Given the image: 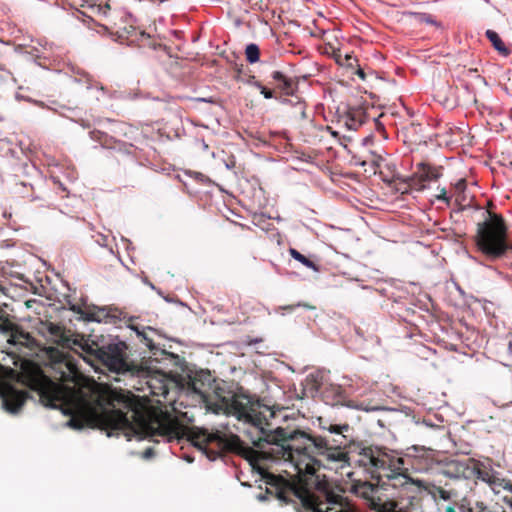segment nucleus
<instances>
[{
    "label": "nucleus",
    "mask_w": 512,
    "mask_h": 512,
    "mask_svg": "<svg viewBox=\"0 0 512 512\" xmlns=\"http://www.w3.org/2000/svg\"><path fill=\"white\" fill-rule=\"evenodd\" d=\"M371 165L374 168V167L378 166V163L375 160H372Z\"/></svg>",
    "instance_id": "44"
},
{
    "label": "nucleus",
    "mask_w": 512,
    "mask_h": 512,
    "mask_svg": "<svg viewBox=\"0 0 512 512\" xmlns=\"http://www.w3.org/2000/svg\"><path fill=\"white\" fill-rule=\"evenodd\" d=\"M0 396L4 409L10 413H17L29 398V393L10 384H3L0 387Z\"/></svg>",
    "instance_id": "11"
},
{
    "label": "nucleus",
    "mask_w": 512,
    "mask_h": 512,
    "mask_svg": "<svg viewBox=\"0 0 512 512\" xmlns=\"http://www.w3.org/2000/svg\"><path fill=\"white\" fill-rule=\"evenodd\" d=\"M213 393L215 403L211 410L250 423L258 430L259 437L253 440V445L260 450L248 446L235 434L207 429L190 431L188 439L207 458L215 460L225 453H234L246 459L253 468L261 459H282L294 466L304 486L296 487L280 476L267 474L266 482L276 488L279 500L288 504L294 497L303 512H356L328 480L316 476L322 466L350 464L348 448L354 439L348 423L322 425L320 434L310 429L281 427L276 419L284 409L263 404L242 387L233 391L217 385Z\"/></svg>",
    "instance_id": "1"
},
{
    "label": "nucleus",
    "mask_w": 512,
    "mask_h": 512,
    "mask_svg": "<svg viewBox=\"0 0 512 512\" xmlns=\"http://www.w3.org/2000/svg\"><path fill=\"white\" fill-rule=\"evenodd\" d=\"M367 164H368V161H367V160H363V161L360 163V165H361V166H366Z\"/></svg>",
    "instance_id": "45"
},
{
    "label": "nucleus",
    "mask_w": 512,
    "mask_h": 512,
    "mask_svg": "<svg viewBox=\"0 0 512 512\" xmlns=\"http://www.w3.org/2000/svg\"><path fill=\"white\" fill-rule=\"evenodd\" d=\"M477 506L480 508L481 512H484L486 510V507H484L483 503H478Z\"/></svg>",
    "instance_id": "42"
},
{
    "label": "nucleus",
    "mask_w": 512,
    "mask_h": 512,
    "mask_svg": "<svg viewBox=\"0 0 512 512\" xmlns=\"http://www.w3.org/2000/svg\"><path fill=\"white\" fill-rule=\"evenodd\" d=\"M508 356H509V360L512 364V335H511L509 343H508Z\"/></svg>",
    "instance_id": "33"
},
{
    "label": "nucleus",
    "mask_w": 512,
    "mask_h": 512,
    "mask_svg": "<svg viewBox=\"0 0 512 512\" xmlns=\"http://www.w3.org/2000/svg\"><path fill=\"white\" fill-rule=\"evenodd\" d=\"M346 59H347V61H348V65H349V66H352V65H353V63L351 62L352 60H353L354 62H357V60H356L355 58L351 57V56H347V57H346Z\"/></svg>",
    "instance_id": "39"
},
{
    "label": "nucleus",
    "mask_w": 512,
    "mask_h": 512,
    "mask_svg": "<svg viewBox=\"0 0 512 512\" xmlns=\"http://www.w3.org/2000/svg\"><path fill=\"white\" fill-rule=\"evenodd\" d=\"M476 77L479 79V80H483L482 77L480 75H476Z\"/></svg>",
    "instance_id": "47"
},
{
    "label": "nucleus",
    "mask_w": 512,
    "mask_h": 512,
    "mask_svg": "<svg viewBox=\"0 0 512 512\" xmlns=\"http://www.w3.org/2000/svg\"><path fill=\"white\" fill-rule=\"evenodd\" d=\"M70 309L75 313L82 314V309L80 306L72 305Z\"/></svg>",
    "instance_id": "36"
},
{
    "label": "nucleus",
    "mask_w": 512,
    "mask_h": 512,
    "mask_svg": "<svg viewBox=\"0 0 512 512\" xmlns=\"http://www.w3.org/2000/svg\"><path fill=\"white\" fill-rule=\"evenodd\" d=\"M473 239L477 250L491 261L501 259L511 249L504 217L491 210L477 223Z\"/></svg>",
    "instance_id": "4"
},
{
    "label": "nucleus",
    "mask_w": 512,
    "mask_h": 512,
    "mask_svg": "<svg viewBox=\"0 0 512 512\" xmlns=\"http://www.w3.org/2000/svg\"><path fill=\"white\" fill-rule=\"evenodd\" d=\"M130 328L134 330L137 334L139 340L150 350L154 349V338L153 335L156 334V330L151 327H144L139 325H130Z\"/></svg>",
    "instance_id": "22"
},
{
    "label": "nucleus",
    "mask_w": 512,
    "mask_h": 512,
    "mask_svg": "<svg viewBox=\"0 0 512 512\" xmlns=\"http://www.w3.org/2000/svg\"><path fill=\"white\" fill-rule=\"evenodd\" d=\"M70 8L74 9V16L86 22L87 20L95 21L96 18L102 19L108 16L110 5L108 2L97 4L96 2H81L79 6L69 3Z\"/></svg>",
    "instance_id": "10"
},
{
    "label": "nucleus",
    "mask_w": 512,
    "mask_h": 512,
    "mask_svg": "<svg viewBox=\"0 0 512 512\" xmlns=\"http://www.w3.org/2000/svg\"><path fill=\"white\" fill-rule=\"evenodd\" d=\"M14 246V243L10 242V240H4L1 242V247L2 248H9V247H12Z\"/></svg>",
    "instance_id": "34"
},
{
    "label": "nucleus",
    "mask_w": 512,
    "mask_h": 512,
    "mask_svg": "<svg viewBox=\"0 0 512 512\" xmlns=\"http://www.w3.org/2000/svg\"><path fill=\"white\" fill-rule=\"evenodd\" d=\"M357 462L373 477L386 478L387 484L393 488L411 491L413 487H416L427 492L435 501H449L457 496V492L454 490L411 478L409 469L405 466V459L394 452H388L385 448L373 445L360 447Z\"/></svg>",
    "instance_id": "3"
},
{
    "label": "nucleus",
    "mask_w": 512,
    "mask_h": 512,
    "mask_svg": "<svg viewBox=\"0 0 512 512\" xmlns=\"http://www.w3.org/2000/svg\"><path fill=\"white\" fill-rule=\"evenodd\" d=\"M476 72H477V70H469V73H471V74L472 73L476 74Z\"/></svg>",
    "instance_id": "46"
},
{
    "label": "nucleus",
    "mask_w": 512,
    "mask_h": 512,
    "mask_svg": "<svg viewBox=\"0 0 512 512\" xmlns=\"http://www.w3.org/2000/svg\"><path fill=\"white\" fill-rule=\"evenodd\" d=\"M434 98L445 107H452L456 104L455 89L448 84H443L434 91Z\"/></svg>",
    "instance_id": "19"
},
{
    "label": "nucleus",
    "mask_w": 512,
    "mask_h": 512,
    "mask_svg": "<svg viewBox=\"0 0 512 512\" xmlns=\"http://www.w3.org/2000/svg\"><path fill=\"white\" fill-rule=\"evenodd\" d=\"M437 190H438V194L435 195V198L437 200H440V201L444 202L446 205L449 206L451 204L452 197L447 195L446 188L445 187H442V188L438 187Z\"/></svg>",
    "instance_id": "28"
},
{
    "label": "nucleus",
    "mask_w": 512,
    "mask_h": 512,
    "mask_svg": "<svg viewBox=\"0 0 512 512\" xmlns=\"http://www.w3.org/2000/svg\"><path fill=\"white\" fill-rule=\"evenodd\" d=\"M442 175V167L432 166L426 162H420L416 165V171L408 177L404 184L406 185L403 193L408 190L423 191L427 183L437 180Z\"/></svg>",
    "instance_id": "8"
},
{
    "label": "nucleus",
    "mask_w": 512,
    "mask_h": 512,
    "mask_svg": "<svg viewBox=\"0 0 512 512\" xmlns=\"http://www.w3.org/2000/svg\"><path fill=\"white\" fill-rule=\"evenodd\" d=\"M13 321L10 319V315L2 308H0V330L4 333L11 329Z\"/></svg>",
    "instance_id": "27"
},
{
    "label": "nucleus",
    "mask_w": 512,
    "mask_h": 512,
    "mask_svg": "<svg viewBox=\"0 0 512 512\" xmlns=\"http://www.w3.org/2000/svg\"><path fill=\"white\" fill-rule=\"evenodd\" d=\"M289 254H290V256L293 259H295L296 261L300 262L305 267L310 268V269H312L314 271H318L319 270L318 265L314 261L310 260L308 257H306L305 255L301 254L295 248H290L289 249Z\"/></svg>",
    "instance_id": "24"
},
{
    "label": "nucleus",
    "mask_w": 512,
    "mask_h": 512,
    "mask_svg": "<svg viewBox=\"0 0 512 512\" xmlns=\"http://www.w3.org/2000/svg\"><path fill=\"white\" fill-rule=\"evenodd\" d=\"M444 512H457V510L455 506L447 505L444 508Z\"/></svg>",
    "instance_id": "37"
},
{
    "label": "nucleus",
    "mask_w": 512,
    "mask_h": 512,
    "mask_svg": "<svg viewBox=\"0 0 512 512\" xmlns=\"http://www.w3.org/2000/svg\"><path fill=\"white\" fill-rule=\"evenodd\" d=\"M295 107L299 111V117L298 118L300 120H305V119L308 118L307 113H306V105H305L304 102H298Z\"/></svg>",
    "instance_id": "30"
},
{
    "label": "nucleus",
    "mask_w": 512,
    "mask_h": 512,
    "mask_svg": "<svg viewBox=\"0 0 512 512\" xmlns=\"http://www.w3.org/2000/svg\"><path fill=\"white\" fill-rule=\"evenodd\" d=\"M323 398L330 405H346L348 407L358 408L352 401L346 402L345 391L339 385H330L323 391Z\"/></svg>",
    "instance_id": "16"
},
{
    "label": "nucleus",
    "mask_w": 512,
    "mask_h": 512,
    "mask_svg": "<svg viewBox=\"0 0 512 512\" xmlns=\"http://www.w3.org/2000/svg\"><path fill=\"white\" fill-rule=\"evenodd\" d=\"M473 458L451 460L446 463L443 473L450 478L473 479Z\"/></svg>",
    "instance_id": "13"
},
{
    "label": "nucleus",
    "mask_w": 512,
    "mask_h": 512,
    "mask_svg": "<svg viewBox=\"0 0 512 512\" xmlns=\"http://www.w3.org/2000/svg\"><path fill=\"white\" fill-rule=\"evenodd\" d=\"M366 112L362 107H349L348 110L339 117V123L348 130H357L366 122Z\"/></svg>",
    "instance_id": "14"
},
{
    "label": "nucleus",
    "mask_w": 512,
    "mask_h": 512,
    "mask_svg": "<svg viewBox=\"0 0 512 512\" xmlns=\"http://www.w3.org/2000/svg\"><path fill=\"white\" fill-rule=\"evenodd\" d=\"M494 207H495L494 203H493L492 201H488V202H487V205H486V212H487L488 210L493 211L492 209H493Z\"/></svg>",
    "instance_id": "38"
},
{
    "label": "nucleus",
    "mask_w": 512,
    "mask_h": 512,
    "mask_svg": "<svg viewBox=\"0 0 512 512\" xmlns=\"http://www.w3.org/2000/svg\"><path fill=\"white\" fill-rule=\"evenodd\" d=\"M472 470L473 479H478L487 483L494 493L499 494L501 490H505L511 494L512 483L504 478H500L499 473L496 472L489 463L474 459Z\"/></svg>",
    "instance_id": "7"
},
{
    "label": "nucleus",
    "mask_w": 512,
    "mask_h": 512,
    "mask_svg": "<svg viewBox=\"0 0 512 512\" xmlns=\"http://www.w3.org/2000/svg\"><path fill=\"white\" fill-rule=\"evenodd\" d=\"M87 319H89V320H98V319L94 316V314H91L90 316H88V317H87Z\"/></svg>",
    "instance_id": "43"
},
{
    "label": "nucleus",
    "mask_w": 512,
    "mask_h": 512,
    "mask_svg": "<svg viewBox=\"0 0 512 512\" xmlns=\"http://www.w3.org/2000/svg\"><path fill=\"white\" fill-rule=\"evenodd\" d=\"M153 455H154V450H153V448H151V447L147 448V449L144 451V453H143L144 458H150V457H152Z\"/></svg>",
    "instance_id": "32"
},
{
    "label": "nucleus",
    "mask_w": 512,
    "mask_h": 512,
    "mask_svg": "<svg viewBox=\"0 0 512 512\" xmlns=\"http://www.w3.org/2000/svg\"><path fill=\"white\" fill-rule=\"evenodd\" d=\"M58 330H60V327H58V326H55V327L51 328V332L53 334H56Z\"/></svg>",
    "instance_id": "41"
},
{
    "label": "nucleus",
    "mask_w": 512,
    "mask_h": 512,
    "mask_svg": "<svg viewBox=\"0 0 512 512\" xmlns=\"http://www.w3.org/2000/svg\"><path fill=\"white\" fill-rule=\"evenodd\" d=\"M54 183L58 185V187L62 190V191H66V188L64 187V185L60 182V181H56L54 180Z\"/></svg>",
    "instance_id": "40"
},
{
    "label": "nucleus",
    "mask_w": 512,
    "mask_h": 512,
    "mask_svg": "<svg viewBox=\"0 0 512 512\" xmlns=\"http://www.w3.org/2000/svg\"><path fill=\"white\" fill-rule=\"evenodd\" d=\"M467 181L462 178L458 180L453 186L452 196L455 198V204L458 206L459 211H463L467 206L470 205V199L466 194Z\"/></svg>",
    "instance_id": "18"
},
{
    "label": "nucleus",
    "mask_w": 512,
    "mask_h": 512,
    "mask_svg": "<svg viewBox=\"0 0 512 512\" xmlns=\"http://www.w3.org/2000/svg\"><path fill=\"white\" fill-rule=\"evenodd\" d=\"M214 382V379L211 373L207 370L196 371L192 375H189L188 388L200 395L208 409L211 410L212 403H215V397L209 394V390L211 389V385Z\"/></svg>",
    "instance_id": "9"
},
{
    "label": "nucleus",
    "mask_w": 512,
    "mask_h": 512,
    "mask_svg": "<svg viewBox=\"0 0 512 512\" xmlns=\"http://www.w3.org/2000/svg\"><path fill=\"white\" fill-rule=\"evenodd\" d=\"M88 338H85L83 335H74L72 337H62V341L64 345L70 348H74L77 353H79L81 346H83V341H86Z\"/></svg>",
    "instance_id": "25"
},
{
    "label": "nucleus",
    "mask_w": 512,
    "mask_h": 512,
    "mask_svg": "<svg viewBox=\"0 0 512 512\" xmlns=\"http://www.w3.org/2000/svg\"><path fill=\"white\" fill-rule=\"evenodd\" d=\"M104 346H99L96 342L87 339L83 341V346L79 354L89 363L99 362Z\"/></svg>",
    "instance_id": "17"
},
{
    "label": "nucleus",
    "mask_w": 512,
    "mask_h": 512,
    "mask_svg": "<svg viewBox=\"0 0 512 512\" xmlns=\"http://www.w3.org/2000/svg\"><path fill=\"white\" fill-rule=\"evenodd\" d=\"M256 86L260 89V92L261 94L266 98V99H271L274 97V93L272 90L266 88L265 86H263L261 83L257 82L256 83Z\"/></svg>",
    "instance_id": "29"
},
{
    "label": "nucleus",
    "mask_w": 512,
    "mask_h": 512,
    "mask_svg": "<svg viewBox=\"0 0 512 512\" xmlns=\"http://www.w3.org/2000/svg\"><path fill=\"white\" fill-rule=\"evenodd\" d=\"M486 37L489 39V41L492 43L493 47L501 54L508 55L509 50L506 48L505 44L501 40L498 33H496L493 30H487L486 31Z\"/></svg>",
    "instance_id": "23"
},
{
    "label": "nucleus",
    "mask_w": 512,
    "mask_h": 512,
    "mask_svg": "<svg viewBox=\"0 0 512 512\" xmlns=\"http://www.w3.org/2000/svg\"><path fill=\"white\" fill-rule=\"evenodd\" d=\"M351 491L358 497L366 500L372 509H377L378 512H383L380 510V498H376V494L378 493V486L368 481H355L351 485Z\"/></svg>",
    "instance_id": "12"
},
{
    "label": "nucleus",
    "mask_w": 512,
    "mask_h": 512,
    "mask_svg": "<svg viewBox=\"0 0 512 512\" xmlns=\"http://www.w3.org/2000/svg\"><path fill=\"white\" fill-rule=\"evenodd\" d=\"M71 376L62 374L63 382L71 381L72 388L60 386L51 381L43 371L34 367L22 374V382L37 391L40 397L51 405L66 398L73 412L68 425L73 429L98 426L103 430L131 431L141 438L159 442L180 439L185 427L161 408L147 406L137 400H129L127 412L120 409L106 410L101 398L90 384H82V376L71 363H66Z\"/></svg>",
    "instance_id": "2"
},
{
    "label": "nucleus",
    "mask_w": 512,
    "mask_h": 512,
    "mask_svg": "<svg viewBox=\"0 0 512 512\" xmlns=\"http://www.w3.org/2000/svg\"><path fill=\"white\" fill-rule=\"evenodd\" d=\"M140 366L144 371L136 372L135 375L146 380L145 383L152 396H162L166 398L170 388L177 386L174 379L170 378L165 373L154 371L146 365L140 364Z\"/></svg>",
    "instance_id": "6"
},
{
    "label": "nucleus",
    "mask_w": 512,
    "mask_h": 512,
    "mask_svg": "<svg viewBox=\"0 0 512 512\" xmlns=\"http://www.w3.org/2000/svg\"><path fill=\"white\" fill-rule=\"evenodd\" d=\"M418 18H419V21L420 22H426V23H430V24H435L436 22L433 20L432 16L429 15V14H415Z\"/></svg>",
    "instance_id": "31"
},
{
    "label": "nucleus",
    "mask_w": 512,
    "mask_h": 512,
    "mask_svg": "<svg viewBox=\"0 0 512 512\" xmlns=\"http://www.w3.org/2000/svg\"><path fill=\"white\" fill-rule=\"evenodd\" d=\"M246 59L249 63H256L260 59V49L258 45L251 43L246 46L245 49Z\"/></svg>",
    "instance_id": "26"
},
{
    "label": "nucleus",
    "mask_w": 512,
    "mask_h": 512,
    "mask_svg": "<svg viewBox=\"0 0 512 512\" xmlns=\"http://www.w3.org/2000/svg\"><path fill=\"white\" fill-rule=\"evenodd\" d=\"M272 79L277 82V88L287 96L293 95L297 89V84L292 79L287 78L282 72L274 71L271 75Z\"/></svg>",
    "instance_id": "21"
},
{
    "label": "nucleus",
    "mask_w": 512,
    "mask_h": 512,
    "mask_svg": "<svg viewBox=\"0 0 512 512\" xmlns=\"http://www.w3.org/2000/svg\"><path fill=\"white\" fill-rule=\"evenodd\" d=\"M356 74H357V76H358L360 79L365 80L366 75H365V72L363 71V69L358 68V70L356 71Z\"/></svg>",
    "instance_id": "35"
},
{
    "label": "nucleus",
    "mask_w": 512,
    "mask_h": 512,
    "mask_svg": "<svg viewBox=\"0 0 512 512\" xmlns=\"http://www.w3.org/2000/svg\"><path fill=\"white\" fill-rule=\"evenodd\" d=\"M9 335L8 343L12 345H20L31 348L35 343V339L30 333L24 331L20 325L13 323L11 329L6 332Z\"/></svg>",
    "instance_id": "15"
},
{
    "label": "nucleus",
    "mask_w": 512,
    "mask_h": 512,
    "mask_svg": "<svg viewBox=\"0 0 512 512\" xmlns=\"http://www.w3.org/2000/svg\"><path fill=\"white\" fill-rule=\"evenodd\" d=\"M126 348L123 342L104 346L99 363L105 366L109 371L117 374L130 373L131 375H135L136 372L144 371L140 364L127 360L125 353Z\"/></svg>",
    "instance_id": "5"
},
{
    "label": "nucleus",
    "mask_w": 512,
    "mask_h": 512,
    "mask_svg": "<svg viewBox=\"0 0 512 512\" xmlns=\"http://www.w3.org/2000/svg\"><path fill=\"white\" fill-rule=\"evenodd\" d=\"M130 41L135 42L137 46L142 48H151L155 50L158 47H161V44L154 36L146 33L143 30H135L134 33L130 36Z\"/></svg>",
    "instance_id": "20"
}]
</instances>
